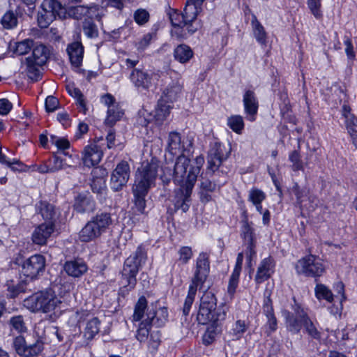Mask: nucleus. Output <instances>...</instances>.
<instances>
[{
	"label": "nucleus",
	"instance_id": "nucleus-1",
	"mask_svg": "<svg viewBox=\"0 0 357 357\" xmlns=\"http://www.w3.org/2000/svg\"><path fill=\"white\" fill-rule=\"evenodd\" d=\"M185 150L180 134L171 132L168 136L167 151L172 155H179L176 160L172 174L174 183L180 186L175 191L174 202L176 209H181L183 212L189 209L192 191L204 163V158L202 155L196 157L192 162L182 153Z\"/></svg>",
	"mask_w": 357,
	"mask_h": 357
},
{
	"label": "nucleus",
	"instance_id": "nucleus-2",
	"mask_svg": "<svg viewBox=\"0 0 357 357\" xmlns=\"http://www.w3.org/2000/svg\"><path fill=\"white\" fill-rule=\"evenodd\" d=\"M217 300L212 292H205L201 298L197 320L200 324L213 323L218 324L226 318L228 307L222 304L216 307Z\"/></svg>",
	"mask_w": 357,
	"mask_h": 357
},
{
	"label": "nucleus",
	"instance_id": "nucleus-3",
	"mask_svg": "<svg viewBox=\"0 0 357 357\" xmlns=\"http://www.w3.org/2000/svg\"><path fill=\"white\" fill-rule=\"evenodd\" d=\"M160 167L159 162L155 158L144 162L135 173L132 186V194L147 195L150 189L155 185Z\"/></svg>",
	"mask_w": 357,
	"mask_h": 357
},
{
	"label": "nucleus",
	"instance_id": "nucleus-4",
	"mask_svg": "<svg viewBox=\"0 0 357 357\" xmlns=\"http://www.w3.org/2000/svg\"><path fill=\"white\" fill-rule=\"evenodd\" d=\"M61 304V299L52 289L36 292L23 301V305L34 313H51Z\"/></svg>",
	"mask_w": 357,
	"mask_h": 357
},
{
	"label": "nucleus",
	"instance_id": "nucleus-5",
	"mask_svg": "<svg viewBox=\"0 0 357 357\" xmlns=\"http://www.w3.org/2000/svg\"><path fill=\"white\" fill-rule=\"evenodd\" d=\"M209 272V261L208 256L205 253H201L196 264V271L191 284L189 287L188 295L185 298L183 313L185 316L189 314L191 306L194 302L197 288L202 287Z\"/></svg>",
	"mask_w": 357,
	"mask_h": 357
},
{
	"label": "nucleus",
	"instance_id": "nucleus-6",
	"mask_svg": "<svg viewBox=\"0 0 357 357\" xmlns=\"http://www.w3.org/2000/svg\"><path fill=\"white\" fill-rule=\"evenodd\" d=\"M169 18L174 26L171 31L172 36L178 40L186 38L201 28V23L194 17L190 18L185 14V8L181 13L174 11Z\"/></svg>",
	"mask_w": 357,
	"mask_h": 357
},
{
	"label": "nucleus",
	"instance_id": "nucleus-7",
	"mask_svg": "<svg viewBox=\"0 0 357 357\" xmlns=\"http://www.w3.org/2000/svg\"><path fill=\"white\" fill-rule=\"evenodd\" d=\"M112 223V218L109 213H102L97 214L81 229L79 238L82 242H90L105 232Z\"/></svg>",
	"mask_w": 357,
	"mask_h": 357
},
{
	"label": "nucleus",
	"instance_id": "nucleus-8",
	"mask_svg": "<svg viewBox=\"0 0 357 357\" xmlns=\"http://www.w3.org/2000/svg\"><path fill=\"white\" fill-rule=\"evenodd\" d=\"M146 259V254L144 250L138 247L133 255L126 259L122 271L121 282L125 287L132 289L136 284V275L139 271L142 263Z\"/></svg>",
	"mask_w": 357,
	"mask_h": 357
},
{
	"label": "nucleus",
	"instance_id": "nucleus-9",
	"mask_svg": "<svg viewBox=\"0 0 357 357\" xmlns=\"http://www.w3.org/2000/svg\"><path fill=\"white\" fill-rule=\"evenodd\" d=\"M58 16L66 17V8L56 0H44L38 14V23L40 27L47 28Z\"/></svg>",
	"mask_w": 357,
	"mask_h": 357
},
{
	"label": "nucleus",
	"instance_id": "nucleus-10",
	"mask_svg": "<svg viewBox=\"0 0 357 357\" xmlns=\"http://www.w3.org/2000/svg\"><path fill=\"white\" fill-rule=\"evenodd\" d=\"M295 268L298 274L308 277H319L325 271V266L321 259L312 255L298 260Z\"/></svg>",
	"mask_w": 357,
	"mask_h": 357
},
{
	"label": "nucleus",
	"instance_id": "nucleus-11",
	"mask_svg": "<svg viewBox=\"0 0 357 357\" xmlns=\"http://www.w3.org/2000/svg\"><path fill=\"white\" fill-rule=\"evenodd\" d=\"M159 75L152 72L134 69L130 75L131 82L139 91H153L156 88Z\"/></svg>",
	"mask_w": 357,
	"mask_h": 357
},
{
	"label": "nucleus",
	"instance_id": "nucleus-12",
	"mask_svg": "<svg viewBox=\"0 0 357 357\" xmlns=\"http://www.w3.org/2000/svg\"><path fill=\"white\" fill-rule=\"evenodd\" d=\"M101 102L107 107L105 123L112 127L120 121L124 115V111L115 98L110 93H106L101 97Z\"/></svg>",
	"mask_w": 357,
	"mask_h": 357
},
{
	"label": "nucleus",
	"instance_id": "nucleus-13",
	"mask_svg": "<svg viewBox=\"0 0 357 357\" xmlns=\"http://www.w3.org/2000/svg\"><path fill=\"white\" fill-rule=\"evenodd\" d=\"M130 174V169L128 162L125 160L121 161L117 164L112 173L110 178L111 188L114 191L121 190L128 183Z\"/></svg>",
	"mask_w": 357,
	"mask_h": 357
},
{
	"label": "nucleus",
	"instance_id": "nucleus-14",
	"mask_svg": "<svg viewBox=\"0 0 357 357\" xmlns=\"http://www.w3.org/2000/svg\"><path fill=\"white\" fill-rule=\"evenodd\" d=\"M13 345L16 353L23 357L37 356L43 349L41 341L37 340L35 343L27 345L22 336L16 337L13 340Z\"/></svg>",
	"mask_w": 357,
	"mask_h": 357
},
{
	"label": "nucleus",
	"instance_id": "nucleus-15",
	"mask_svg": "<svg viewBox=\"0 0 357 357\" xmlns=\"http://www.w3.org/2000/svg\"><path fill=\"white\" fill-rule=\"evenodd\" d=\"M229 154V150L220 143H215L208 151V169L213 172L216 171L222 162L226 160Z\"/></svg>",
	"mask_w": 357,
	"mask_h": 357
},
{
	"label": "nucleus",
	"instance_id": "nucleus-16",
	"mask_svg": "<svg viewBox=\"0 0 357 357\" xmlns=\"http://www.w3.org/2000/svg\"><path fill=\"white\" fill-rule=\"evenodd\" d=\"M45 259L41 255H34L27 259L22 265V273L24 275L33 279L43 271Z\"/></svg>",
	"mask_w": 357,
	"mask_h": 357
},
{
	"label": "nucleus",
	"instance_id": "nucleus-17",
	"mask_svg": "<svg viewBox=\"0 0 357 357\" xmlns=\"http://www.w3.org/2000/svg\"><path fill=\"white\" fill-rule=\"evenodd\" d=\"M54 229L55 225L53 222H45L38 225L32 233V242L39 245H45Z\"/></svg>",
	"mask_w": 357,
	"mask_h": 357
},
{
	"label": "nucleus",
	"instance_id": "nucleus-18",
	"mask_svg": "<svg viewBox=\"0 0 357 357\" xmlns=\"http://www.w3.org/2000/svg\"><path fill=\"white\" fill-rule=\"evenodd\" d=\"M102 155V150L97 144H90L84 150L83 162L87 167L96 165L100 162Z\"/></svg>",
	"mask_w": 357,
	"mask_h": 357
},
{
	"label": "nucleus",
	"instance_id": "nucleus-19",
	"mask_svg": "<svg viewBox=\"0 0 357 357\" xmlns=\"http://www.w3.org/2000/svg\"><path fill=\"white\" fill-rule=\"evenodd\" d=\"M243 102L245 113L250 116V121H254V116L257 113L259 107L258 100L254 91L245 90Z\"/></svg>",
	"mask_w": 357,
	"mask_h": 357
},
{
	"label": "nucleus",
	"instance_id": "nucleus-20",
	"mask_svg": "<svg viewBox=\"0 0 357 357\" xmlns=\"http://www.w3.org/2000/svg\"><path fill=\"white\" fill-rule=\"evenodd\" d=\"M183 90V84L179 79L172 80L162 90L161 98L174 102L178 100Z\"/></svg>",
	"mask_w": 357,
	"mask_h": 357
},
{
	"label": "nucleus",
	"instance_id": "nucleus-21",
	"mask_svg": "<svg viewBox=\"0 0 357 357\" xmlns=\"http://www.w3.org/2000/svg\"><path fill=\"white\" fill-rule=\"evenodd\" d=\"M274 266L275 263L271 257L264 259L257 268L255 278L256 282L261 283L268 280L273 273Z\"/></svg>",
	"mask_w": 357,
	"mask_h": 357
},
{
	"label": "nucleus",
	"instance_id": "nucleus-22",
	"mask_svg": "<svg viewBox=\"0 0 357 357\" xmlns=\"http://www.w3.org/2000/svg\"><path fill=\"white\" fill-rule=\"evenodd\" d=\"M64 270L69 276L79 278L87 271L88 266L82 259L70 260L65 263Z\"/></svg>",
	"mask_w": 357,
	"mask_h": 357
},
{
	"label": "nucleus",
	"instance_id": "nucleus-23",
	"mask_svg": "<svg viewBox=\"0 0 357 357\" xmlns=\"http://www.w3.org/2000/svg\"><path fill=\"white\" fill-rule=\"evenodd\" d=\"M296 313L297 317L302 322L307 333L312 338L319 339L321 337L320 333L318 331L316 326L314 325L313 322L311 321L304 310L298 307V309L296 310Z\"/></svg>",
	"mask_w": 357,
	"mask_h": 357
},
{
	"label": "nucleus",
	"instance_id": "nucleus-24",
	"mask_svg": "<svg viewBox=\"0 0 357 357\" xmlns=\"http://www.w3.org/2000/svg\"><path fill=\"white\" fill-rule=\"evenodd\" d=\"M31 49H33L31 56L26 59H31L33 63L38 65L45 64L50 54L48 48L42 43H33Z\"/></svg>",
	"mask_w": 357,
	"mask_h": 357
},
{
	"label": "nucleus",
	"instance_id": "nucleus-25",
	"mask_svg": "<svg viewBox=\"0 0 357 357\" xmlns=\"http://www.w3.org/2000/svg\"><path fill=\"white\" fill-rule=\"evenodd\" d=\"M67 52L71 64L79 67L82 62L84 47L80 42H73L68 45Z\"/></svg>",
	"mask_w": 357,
	"mask_h": 357
},
{
	"label": "nucleus",
	"instance_id": "nucleus-26",
	"mask_svg": "<svg viewBox=\"0 0 357 357\" xmlns=\"http://www.w3.org/2000/svg\"><path fill=\"white\" fill-rule=\"evenodd\" d=\"M243 260V252H240L238 255L236 266L229 281L228 293L230 294L231 296H233V295L234 294L238 284V279L240 273L241 271Z\"/></svg>",
	"mask_w": 357,
	"mask_h": 357
},
{
	"label": "nucleus",
	"instance_id": "nucleus-27",
	"mask_svg": "<svg viewBox=\"0 0 357 357\" xmlns=\"http://www.w3.org/2000/svg\"><path fill=\"white\" fill-rule=\"evenodd\" d=\"M263 312L267 318L266 326L268 327V331L266 332L268 335H269L277 329V319L274 315L273 308L270 298H267L264 301Z\"/></svg>",
	"mask_w": 357,
	"mask_h": 357
},
{
	"label": "nucleus",
	"instance_id": "nucleus-28",
	"mask_svg": "<svg viewBox=\"0 0 357 357\" xmlns=\"http://www.w3.org/2000/svg\"><path fill=\"white\" fill-rule=\"evenodd\" d=\"M74 207L79 213L91 212L95 208V202L90 197L79 195L76 198Z\"/></svg>",
	"mask_w": 357,
	"mask_h": 357
},
{
	"label": "nucleus",
	"instance_id": "nucleus-29",
	"mask_svg": "<svg viewBox=\"0 0 357 357\" xmlns=\"http://www.w3.org/2000/svg\"><path fill=\"white\" fill-rule=\"evenodd\" d=\"M168 312L166 307L158 309L156 312H149L147 314V318L151 321L153 326L156 328L164 325L167 319Z\"/></svg>",
	"mask_w": 357,
	"mask_h": 357
},
{
	"label": "nucleus",
	"instance_id": "nucleus-30",
	"mask_svg": "<svg viewBox=\"0 0 357 357\" xmlns=\"http://www.w3.org/2000/svg\"><path fill=\"white\" fill-rule=\"evenodd\" d=\"M169 103L171 102L163 100V98H160L158 100L155 114V119L158 123H162L169 114L170 110L172 108Z\"/></svg>",
	"mask_w": 357,
	"mask_h": 357
},
{
	"label": "nucleus",
	"instance_id": "nucleus-31",
	"mask_svg": "<svg viewBox=\"0 0 357 357\" xmlns=\"http://www.w3.org/2000/svg\"><path fill=\"white\" fill-rule=\"evenodd\" d=\"M192 56V50L186 45H179L174 50V57L180 63H185L188 62Z\"/></svg>",
	"mask_w": 357,
	"mask_h": 357
},
{
	"label": "nucleus",
	"instance_id": "nucleus-32",
	"mask_svg": "<svg viewBox=\"0 0 357 357\" xmlns=\"http://www.w3.org/2000/svg\"><path fill=\"white\" fill-rule=\"evenodd\" d=\"M40 211L43 218L46 220L45 222H53L54 223L57 213L52 204L47 202H40Z\"/></svg>",
	"mask_w": 357,
	"mask_h": 357
},
{
	"label": "nucleus",
	"instance_id": "nucleus-33",
	"mask_svg": "<svg viewBox=\"0 0 357 357\" xmlns=\"http://www.w3.org/2000/svg\"><path fill=\"white\" fill-rule=\"evenodd\" d=\"M204 0H186L185 6V14L190 18L194 17L197 20L198 14L202 10V6Z\"/></svg>",
	"mask_w": 357,
	"mask_h": 357
},
{
	"label": "nucleus",
	"instance_id": "nucleus-34",
	"mask_svg": "<svg viewBox=\"0 0 357 357\" xmlns=\"http://www.w3.org/2000/svg\"><path fill=\"white\" fill-rule=\"evenodd\" d=\"M22 63L26 67V73L29 79L32 81H37L40 77V67L42 65L33 63L31 59H25Z\"/></svg>",
	"mask_w": 357,
	"mask_h": 357
},
{
	"label": "nucleus",
	"instance_id": "nucleus-35",
	"mask_svg": "<svg viewBox=\"0 0 357 357\" xmlns=\"http://www.w3.org/2000/svg\"><path fill=\"white\" fill-rule=\"evenodd\" d=\"M100 331V321L96 317L89 319L84 329V335L87 340H91Z\"/></svg>",
	"mask_w": 357,
	"mask_h": 357
},
{
	"label": "nucleus",
	"instance_id": "nucleus-36",
	"mask_svg": "<svg viewBox=\"0 0 357 357\" xmlns=\"http://www.w3.org/2000/svg\"><path fill=\"white\" fill-rule=\"evenodd\" d=\"M152 326H153L152 325L151 321L148 319V318L143 320L140 323L137 330L136 335L137 339L141 342L146 341L152 329Z\"/></svg>",
	"mask_w": 357,
	"mask_h": 357
},
{
	"label": "nucleus",
	"instance_id": "nucleus-37",
	"mask_svg": "<svg viewBox=\"0 0 357 357\" xmlns=\"http://www.w3.org/2000/svg\"><path fill=\"white\" fill-rule=\"evenodd\" d=\"M227 124L236 134H241L245 126L243 119L240 115L228 117Z\"/></svg>",
	"mask_w": 357,
	"mask_h": 357
},
{
	"label": "nucleus",
	"instance_id": "nucleus-38",
	"mask_svg": "<svg viewBox=\"0 0 357 357\" xmlns=\"http://www.w3.org/2000/svg\"><path fill=\"white\" fill-rule=\"evenodd\" d=\"M33 40L31 39H25L15 43L13 51L18 55L27 54L33 46Z\"/></svg>",
	"mask_w": 357,
	"mask_h": 357
},
{
	"label": "nucleus",
	"instance_id": "nucleus-39",
	"mask_svg": "<svg viewBox=\"0 0 357 357\" xmlns=\"http://www.w3.org/2000/svg\"><path fill=\"white\" fill-rule=\"evenodd\" d=\"M252 24L257 40L261 44H264L266 43V33L263 26L257 20L256 17H253Z\"/></svg>",
	"mask_w": 357,
	"mask_h": 357
},
{
	"label": "nucleus",
	"instance_id": "nucleus-40",
	"mask_svg": "<svg viewBox=\"0 0 357 357\" xmlns=\"http://www.w3.org/2000/svg\"><path fill=\"white\" fill-rule=\"evenodd\" d=\"M315 294L319 300L324 299L329 303L333 301V294L331 291L322 284H317L315 287Z\"/></svg>",
	"mask_w": 357,
	"mask_h": 357
},
{
	"label": "nucleus",
	"instance_id": "nucleus-41",
	"mask_svg": "<svg viewBox=\"0 0 357 357\" xmlns=\"http://www.w3.org/2000/svg\"><path fill=\"white\" fill-rule=\"evenodd\" d=\"M68 93L77 99V103L81 108V110L85 113L86 110V104L83 98V95L80 90L75 87L73 84H68L66 86Z\"/></svg>",
	"mask_w": 357,
	"mask_h": 357
},
{
	"label": "nucleus",
	"instance_id": "nucleus-42",
	"mask_svg": "<svg viewBox=\"0 0 357 357\" xmlns=\"http://www.w3.org/2000/svg\"><path fill=\"white\" fill-rule=\"evenodd\" d=\"M344 116L349 134L354 139H357V118L351 114H344Z\"/></svg>",
	"mask_w": 357,
	"mask_h": 357
},
{
	"label": "nucleus",
	"instance_id": "nucleus-43",
	"mask_svg": "<svg viewBox=\"0 0 357 357\" xmlns=\"http://www.w3.org/2000/svg\"><path fill=\"white\" fill-rule=\"evenodd\" d=\"M147 307V301L144 296H141L137 302L133 314V321H138L144 317V310Z\"/></svg>",
	"mask_w": 357,
	"mask_h": 357
},
{
	"label": "nucleus",
	"instance_id": "nucleus-44",
	"mask_svg": "<svg viewBox=\"0 0 357 357\" xmlns=\"http://www.w3.org/2000/svg\"><path fill=\"white\" fill-rule=\"evenodd\" d=\"M247 324L244 321L238 320L234 324L231 331L229 332L231 340H238L247 330Z\"/></svg>",
	"mask_w": 357,
	"mask_h": 357
},
{
	"label": "nucleus",
	"instance_id": "nucleus-45",
	"mask_svg": "<svg viewBox=\"0 0 357 357\" xmlns=\"http://www.w3.org/2000/svg\"><path fill=\"white\" fill-rule=\"evenodd\" d=\"M133 195V207L132 210L135 213L144 214L146 208V195Z\"/></svg>",
	"mask_w": 357,
	"mask_h": 357
},
{
	"label": "nucleus",
	"instance_id": "nucleus-46",
	"mask_svg": "<svg viewBox=\"0 0 357 357\" xmlns=\"http://www.w3.org/2000/svg\"><path fill=\"white\" fill-rule=\"evenodd\" d=\"M1 23L3 28L10 29L17 26V17L13 11H8L3 15Z\"/></svg>",
	"mask_w": 357,
	"mask_h": 357
},
{
	"label": "nucleus",
	"instance_id": "nucleus-47",
	"mask_svg": "<svg viewBox=\"0 0 357 357\" xmlns=\"http://www.w3.org/2000/svg\"><path fill=\"white\" fill-rule=\"evenodd\" d=\"M241 236L246 243L254 242L253 229L251 224L249 223L247 216L242 222Z\"/></svg>",
	"mask_w": 357,
	"mask_h": 357
},
{
	"label": "nucleus",
	"instance_id": "nucleus-48",
	"mask_svg": "<svg viewBox=\"0 0 357 357\" xmlns=\"http://www.w3.org/2000/svg\"><path fill=\"white\" fill-rule=\"evenodd\" d=\"M89 8L83 6H72L66 8V15L69 17L79 20L89 13Z\"/></svg>",
	"mask_w": 357,
	"mask_h": 357
},
{
	"label": "nucleus",
	"instance_id": "nucleus-49",
	"mask_svg": "<svg viewBox=\"0 0 357 357\" xmlns=\"http://www.w3.org/2000/svg\"><path fill=\"white\" fill-rule=\"evenodd\" d=\"M289 160L292 163L291 169L294 172L303 171V163L301 160V155L298 151H293L289 155Z\"/></svg>",
	"mask_w": 357,
	"mask_h": 357
},
{
	"label": "nucleus",
	"instance_id": "nucleus-50",
	"mask_svg": "<svg viewBox=\"0 0 357 357\" xmlns=\"http://www.w3.org/2000/svg\"><path fill=\"white\" fill-rule=\"evenodd\" d=\"M307 6L315 18L321 19L322 17L321 0H307Z\"/></svg>",
	"mask_w": 357,
	"mask_h": 357
},
{
	"label": "nucleus",
	"instance_id": "nucleus-51",
	"mask_svg": "<svg viewBox=\"0 0 357 357\" xmlns=\"http://www.w3.org/2000/svg\"><path fill=\"white\" fill-rule=\"evenodd\" d=\"M83 31L89 38H96L98 34L96 24L91 20H86L84 22Z\"/></svg>",
	"mask_w": 357,
	"mask_h": 357
},
{
	"label": "nucleus",
	"instance_id": "nucleus-52",
	"mask_svg": "<svg viewBox=\"0 0 357 357\" xmlns=\"http://www.w3.org/2000/svg\"><path fill=\"white\" fill-rule=\"evenodd\" d=\"M265 199V193L259 189L252 188L249 192L248 199L253 204L261 203Z\"/></svg>",
	"mask_w": 357,
	"mask_h": 357
},
{
	"label": "nucleus",
	"instance_id": "nucleus-53",
	"mask_svg": "<svg viewBox=\"0 0 357 357\" xmlns=\"http://www.w3.org/2000/svg\"><path fill=\"white\" fill-rule=\"evenodd\" d=\"M287 327V329L293 333H298L301 328V325L297 318L294 317L288 313L286 317Z\"/></svg>",
	"mask_w": 357,
	"mask_h": 357
},
{
	"label": "nucleus",
	"instance_id": "nucleus-54",
	"mask_svg": "<svg viewBox=\"0 0 357 357\" xmlns=\"http://www.w3.org/2000/svg\"><path fill=\"white\" fill-rule=\"evenodd\" d=\"M10 324L19 333H23L26 331V327L22 316L13 317L10 319Z\"/></svg>",
	"mask_w": 357,
	"mask_h": 357
},
{
	"label": "nucleus",
	"instance_id": "nucleus-55",
	"mask_svg": "<svg viewBox=\"0 0 357 357\" xmlns=\"http://www.w3.org/2000/svg\"><path fill=\"white\" fill-rule=\"evenodd\" d=\"M48 163L50 164L52 173L66 167V164L63 162V159L55 155L48 160Z\"/></svg>",
	"mask_w": 357,
	"mask_h": 357
},
{
	"label": "nucleus",
	"instance_id": "nucleus-56",
	"mask_svg": "<svg viewBox=\"0 0 357 357\" xmlns=\"http://www.w3.org/2000/svg\"><path fill=\"white\" fill-rule=\"evenodd\" d=\"M178 261L185 264H187L192 257V251L190 247L183 246L178 250Z\"/></svg>",
	"mask_w": 357,
	"mask_h": 357
},
{
	"label": "nucleus",
	"instance_id": "nucleus-57",
	"mask_svg": "<svg viewBox=\"0 0 357 357\" xmlns=\"http://www.w3.org/2000/svg\"><path fill=\"white\" fill-rule=\"evenodd\" d=\"M149 18V13L144 9H138L134 13V19L135 22L142 25L146 23Z\"/></svg>",
	"mask_w": 357,
	"mask_h": 357
},
{
	"label": "nucleus",
	"instance_id": "nucleus-58",
	"mask_svg": "<svg viewBox=\"0 0 357 357\" xmlns=\"http://www.w3.org/2000/svg\"><path fill=\"white\" fill-rule=\"evenodd\" d=\"M50 141L59 149L65 150L70 147V142L66 138H61V137H58L56 136L52 135Z\"/></svg>",
	"mask_w": 357,
	"mask_h": 357
},
{
	"label": "nucleus",
	"instance_id": "nucleus-59",
	"mask_svg": "<svg viewBox=\"0 0 357 357\" xmlns=\"http://www.w3.org/2000/svg\"><path fill=\"white\" fill-rule=\"evenodd\" d=\"M160 342V334L158 329H151L150 332L149 346L153 349L158 348Z\"/></svg>",
	"mask_w": 357,
	"mask_h": 357
},
{
	"label": "nucleus",
	"instance_id": "nucleus-60",
	"mask_svg": "<svg viewBox=\"0 0 357 357\" xmlns=\"http://www.w3.org/2000/svg\"><path fill=\"white\" fill-rule=\"evenodd\" d=\"M59 105V100L56 98L50 96L45 100V108L48 112H54Z\"/></svg>",
	"mask_w": 357,
	"mask_h": 357
},
{
	"label": "nucleus",
	"instance_id": "nucleus-61",
	"mask_svg": "<svg viewBox=\"0 0 357 357\" xmlns=\"http://www.w3.org/2000/svg\"><path fill=\"white\" fill-rule=\"evenodd\" d=\"M8 289L10 294V296L15 298L20 293L25 291V284L22 282H20L16 285L9 286Z\"/></svg>",
	"mask_w": 357,
	"mask_h": 357
},
{
	"label": "nucleus",
	"instance_id": "nucleus-62",
	"mask_svg": "<svg viewBox=\"0 0 357 357\" xmlns=\"http://www.w3.org/2000/svg\"><path fill=\"white\" fill-rule=\"evenodd\" d=\"M216 189V184L208 179H202L200 190L213 192Z\"/></svg>",
	"mask_w": 357,
	"mask_h": 357
},
{
	"label": "nucleus",
	"instance_id": "nucleus-63",
	"mask_svg": "<svg viewBox=\"0 0 357 357\" xmlns=\"http://www.w3.org/2000/svg\"><path fill=\"white\" fill-rule=\"evenodd\" d=\"M248 246L245 251V256L247 258V260L248 261V265L250 266V263L252 259L255 257L256 256V252L255 250V243L254 242L252 243H247Z\"/></svg>",
	"mask_w": 357,
	"mask_h": 357
},
{
	"label": "nucleus",
	"instance_id": "nucleus-64",
	"mask_svg": "<svg viewBox=\"0 0 357 357\" xmlns=\"http://www.w3.org/2000/svg\"><path fill=\"white\" fill-rule=\"evenodd\" d=\"M12 109L11 102L7 99L0 100V114L6 115Z\"/></svg>",
	"mask_w": 357,
	"mask_h": 357
}]
</instances>
